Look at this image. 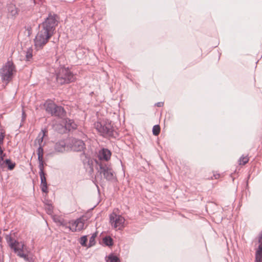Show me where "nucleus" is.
<instances>
[{
    "instance_id": "f257e3e1",
    "label": "nucleus",
    "mask_w": 262,
    "mask_h": 262,
    "mask_svg": "<svg viewBox=\"0 0 262 262\" xmlns=\"http://www.w3.org/2000/svg\"><path fill=\"white\" fill-rule=\"evenodd\" d=\"M57 21L54 16L50 15L39 25V30L34 39L36 48H42L53 35Z\"/></svg>"
},
{
    "instance_id": "f03ea898",
    "label": "nucleus",
    "mask_w": 262,
    "mask_h": 262,
    "mask_svg": "<svg viewBox=\"0 0 262 262\" xmlns=\"http://www.w3.org/2000/svg\"><path fill=\"white\" fill-rule=\"evenodd\" d=\"M94 128L100 135L104 137L116 138L118 136L112 121L109 120H98L94 123Z\"/></svg>"
},
{
    "instance_id": "7ed1b4c3",
    "label": "nucleus",
    "mask_w": 262,
    "mask_h": 262,
    "mask_svg": "<svg viewBox=\"0 0 262 262\" xmlns=\"http://www.w3.org/2000/svg\"><path fill=\"white\" fill-rule=\"evenodd\" d=\"M16 72V67L13 62L11 60H8L0 69V76L2 81L7 84L12 79Z\"/></svg>"
},
{
    "instance_id": "20e7f679",
    "label": "nucleus",
    "mask_w": 262,
    "mask_h": 262,
    "mask_svg": "<svg viewBox=\"0 0 262 262\" xmlns=\"http://www.w3.org/2000/svg\"><path fill=\"white\" fill-rule=\"evenodd\" d=\"M75 79V76L68 68L60 67L56 72V80L60 84L72 82Z\"/></svg>"
},
{
    "instance_id": "39448f33",
    "label": "nucleus",
    "mask_w": 262,
    "mask_h": 262,
    "mask_svg": "<svg viewBox=\"0 0 262 262\" xmlns=\"http://www.w3.org/2000/svg\"><path fill=\"white\" fill-rule=\"evenodd\" d=\"M90 218L86 215H83L75 221L70 222L69 225H68L64 221L60 222V224L66 228L69 229L72 232L80 231L84 228L85 222Z\"/></svg>"
},
{
    "instance_id": "423d86ee",
    "label": "nucleus",
    "mask_w": 262,
    "mask_h": 262,
    "mask_svg": "<svg viewBox=\"0 0 262 262\" xmlns=\"http://www.w3.org/2000/svg\"><path fill=\"white\" fill-rule=\"evenodd\" d=\"M97 165L99 166L98 172L103 176L104 178L108 181H111L115 178V172L108 162L100 161L97 163Z\"/></svg>"
},
{
    "instance_id": "0eeeda50",
    "label": "nucleus",
    "mask_w": 262,
    "mask_h": 262,
    "mask_svg": "<svg viewBox=\"0 0 262 262\" xmlns=\"http://www.w3.org/2000/svg\"><path fill=\"white\" fill-rule=\"evenodd\" d=\"M46 111L53 116L63 118L66 112L61 106H58L52 101L47 102L45 104Z\"/></svg>"
},
{
    "instance_id": "6e6552de",
    "label": "nucleus",
    "mask_w": 262,
    "mask_h": 262,
    "mask_svg": "<svg viewBox=\"0 0 262 262\" xmlns=\"http://www.w3.org/2000/svg\"><path fill=\"white\" fill-rule=\"evenodd\" d=\"M17 255L27 262H33V258L29 256L28 253L29 252L27 246L23 242H19L12 249Z\"/></svg>"
},
{
    "instance_id": "1a4fd4ad",
    "label": "nucleus",
    "mask_w": 262,
    "mask_h": 262,
    "mask_svg": "<svg viewBox=\"0 0 262 262\" xmlns=\"http://www.w3.org/2000/svg\"><path fill=\"white\" fill-rule=\"evenodd\" d=\"M125 219L123 216L113 213L110 215V222L115 229L120 230L124 227Z\"/></svg>"
},
{
    "instance_id": "9d476101",
    "label": "nucleus",
    "mask_w": 262,
    "mask_h": 262,
    "mask_svg": "<svg viewBox=\"0 0 262 262\" xmlns=\"http://www.w3.org/2000/svg\"><path fill=\"white\" fill-rule=\"evenodd\" d=\"M71 148L75 151H81L85 148V145L81 140L73 139L71 142Z\"/></svg>"
},
{
    "instance_id": "9b49d317",
    "label": "nucleus",
    "mask_w": 262,
    "mask_h": 262,
    "mask_svg": "<svg viewBox=\"0 0 262 262\" xmlns=\"http://www.w3.org/2000/svg\"><path fill=\"white\" fill-rule=\"evenodd\" d=\"M111 156V152L106 148H103L99 151L98 157V161L96 163H99L100 161L108 162Z\"/></svg>"
},
{
    "instance_id": "f8f14e48",
    "label": "nucleus",
    "mask_w": 262,
    "mask_h": 262,
    "mask_svg": "<svg viewBox=\"0 0 262 262\" xmlns=\"http://www.w3.org/2000/svg\"><path fill=\"white\" fill-rule=\"evenodd\" d=\"M47 130L46 129H41V132L38 134V136L35 140L34 143L35 145H38L39 146H43L42 142L43 138L46 136Z\"/></svg>"
},
{
    "instance_id": "ddd939ff",
    "label": "nucleus",
    "mask_w": 262,
    "mask_h": 262,
    "mask_svg": "<svg viewBox=\"0 0 262 262\" xmlns=\"http://www.w3.org/2000/svg\"><path fill=\"white\" fill-rule=\"evenodd\" d=\"M6 240L10 248L12 249L19 242L15 240L12 235V234H7L6 235Z\"/></svg>"
},
{
    "instance_id": "4468645a",
    "label": "nucleus",
    "mask_w": 262,
    "mask_h": 262,
    "mask_svg": "<svg viewBox=\"0 0 262 262\" xmlns=\"http://www.w3.org/2000/svg\"><path fill=\"white\" fill-rule=\"evenodd\" d=\"M66 143L64 141H60L55 145V150L57 152H63L65 150Z\"/></svg>"
},
{
    "instance_id": "2eb2a0df",
    "label": "nucleus",
    "mask_w": 262,
    "mask_h": 262,
    "mask_svg": "<svg viewBox=\"0 0 262 262\" xmlns=\"http://www.w3.org/2000/svg\"><path fill=\"white\" fill-rule=\"evenodd\" d=\"M65 127L67 129L70 130L71 129H75L76 128V124L72 120L69 119L66 120Z\"/></svg>"
},
{
    "instance_id": "dca6fc26",
    "label": "nucleus",
    "mask_w": 262,
    "mask_h": 262,
    "mask_svg": "<svg viewBox=\"0 0 262 262\" xmlns=\"http://www.w3.org/2000/svg\"><path fill=\"white\" fill-rule=\"evenodd\" d=\"M5 163L8 166V168L10 170H12L15 166V163L12 162L10 159H6L4 161V164Z\"/></svg>"
},
{
    "instance_id": "f3484780",
    "label": "nucleus",
    "mask_w": 262,
    "mask_h": 262,
    "mask_svg": "<svg viewBox=\"0 0 262 262\" xmlns=\"http://www.w3.org/2000/svg\"><path fill=\"white\" fill-rule=\"evenodd\" d=\"M104 244L107 246H111L113 245V239L110 236H106L103 238Z\"/></svg>"
},
{
    "instance_id": "a211bd4d",
    "label": "nucleus",
    "mask_w": 262,
    "mask_h": 262,
    "mask_svg": "<svg viewBox=\"0 0 262 262\" xmlns=\"http://www.w3.org/2000/svg\"><path fill=\"white\" fill-rule=\"evenodd\" d=\"M6 157V154L4 152V150L2 146H0V166H3L4 164V159Z\"/></svg>"
},
{
    "instance_id": "6ab92c4d",
    "label": "nucleus",
    "mask_w": 262,
    "mask_h": 262,
    "mask_svg": "<svg viewBox=\"0 0 262 262\" xmlns=\"http://www.w3.org/2000/svg\"><path fill=\"white\" fill-rule=\"evenodd\" d=\"M37 154L38 156V159H43V149L42 146H40L38 147L37 150Z\"/></svg>"
},
{
    "instance_id": "aec40b11",
    "label": "nucleus",
    "mask_w": 262,
    "mask_h": 262,
    "mask_svg": "<svg viewBox=\"0 0 262 262\" xmlns=\"http://www.w3.org/2000/svg\"><path fill=\"white\" fill-rule=\"evenodd\" d=\"M255 262H262V252L256 250Z\"/></svg>"
},
{
    "instance_id": "412c9836",
    "label": "nucleus",
    "mask_w": 262,
    "mask_h": 262,
    "mask_svg": "<svg viewBox=\"0 0 262 262\" xmlns=\"http://www.w3.org/2000/svg\"><path fill=\"white\" fill-rule=\"evenodd\" d=\"M108 258L107 262H120L119 258L113 254L110 255Z\"/></svg>"
},
{
    "instance_id": "4be33fe9",
    "label": "nucleus",
    "mask_w": 262,
    "mask_h": 262,
    "mask_svg": "<svg viewBox=\"0 0 262 262\" xmlns=\"http://www.w3.org/2000/svg\"><path fill=\"white\" fill-rule=\"evenodd\" d=\"M249 161V158L247 156H242L239 159V165H245Z\"/></svg>"
},
{
    "instance_id": "5701e85b",
    "label": "nucleus",
    "mask_w": 262,
    "mask_h": 262,
    "mask_svg": "<svg viewBox=\"0 0 262 262\" xmlns=\"http://www.w3.org/2000/svg\"><path fill=\"white\" fill-rule=\"evenodd\" d=\"M33 50L32 49H28L26 53V60L30 61L32 57Z\"/></svg>"
},
{
    "instance_id": "b1692460",
    "label": "nucleus",
    "mask_w": 262,
    "mask_h": 262,
    "mask_svg": "<svg viewBox=\"0 0 262 262\" xmlns=\"http://www.w3.org/2000/svg\"><path fill=\"white\" fill-rule=\"evenodd\" d=\"M258 244L259 245L256 251L262 252V231L258 235Z\"/></svg>"
},
{
    "instance_id": "393cba45",
    "label": "nucleus",
    "mask_w": 262,
    "mask_h": 262,
    "mask_svg": "<svg viewBox=\"0 0 262 262\" xmlns=\"http://www.w3.org/2000/svg\"><path fill=\"white\" fill-rule=\"evenodd\" d=\"M160 132V127L159 125H155L153 126L152 128V133L153 135L155 136H157L159 134Z\"/></svg>"
},
{
    "instance_id": "a878e982",
    "label": "nucleus",
    "mask_w": 262,
    "mask_h": 262,
    "mask_svg": "<svg viewBox=\"0 0 262 262\" xmlns=\"http://www.w3.org/2000/svg\"><path fill=\"white\" fill-rule=\"evenodd\" d=\"M97 236V234L94 233L92 234V235L91 236L90 240H89V247H92L95 244V239Z\"/></svg>"
},
{
    "instance_id": "bb28decb",
    "label": "nucleus",
    "mask_w": 262,
    "mask_h": 262,
    "mask_svg": "<svg viewBox=\"0 0 262 262\" xmlns=\"http://www.w3.org/2000/svg\"><path fill=\"white\" fill-rule=\"evenodd\" d=\"M39 176L41 180L40 184H47L46 178L45 177V173L44 172H39Z\"/></svg>"
},
{
    "instance_id": "cd10ccee",
    "label": "nucleus",
    "mask_w": 262,
    "mask_h": 262,
    "mask_svg": "<svg viewBox=\"0 0 262 262\" xmlns=\"http://www.w3.org/2000/svg\"><path fill=\"white\" fill-rule=\"evenodd\" d=\"M87 236L86 235L80 237L79 243L82 246H86Z\"/></svg>"
},
{
    "instance_id": "c85d7f7f",
    "label": "nucleus",
    "mask_w": 262,
    "mask_h": 262,
    "mask_svg": "<svg viewBox=\"0 0 262 262\" xmlns=\"http://www.w3.org/2000/svg\"><path fill=\"white\" fill-rule=\"evenodd\" d=\"M38 162H39V165H38V167H39V172H44V171H43V159H38Z\"/></svg>"
},
{
    "instance_id": "c756f323",
    "label": "nucleus",
    "mask_w": 262,
    "mask_h": 262,
    "mask_svg": "<svg viewBox=\"0 0 262 262\" xmlns=\"http://www.w3.org/2000/svg\"><path fill=\"white\" fill-rule=\"evenodd\" d=\"M46 210L48 214H51L53 213V206L50 204L47 205L46 207Z\"/></svg>"
},
{
    "instance_id": "7c9ffc66",
    "label": "nucleus",
    "mask_w": 262,
    "mask_h": 262,
    "mask_svg": "<svg viewBox=\"0 0 262 262\" xmlns=\"http://www.w3.org/2000/svg\"><path fill=\"white\" fill-rule=\"evenodd\" d=\"M40 187L42 192L45 193H47L48 192L47 184H40Z\"/></svg>"
},
{
    "instance_id": "2f4dec72",
    "label": "nucleus",
    "mask_w": 262,
    "mask_h": 262,
    "mask_svg": "<svg viewBox=\"0 0 262 262\" xmlns=\"http://www.w3.org/2000/svg\"><path fill=\"white\" fill-rule=\"evenodd\" d=\"M5 135L3 133H0V146L3 144Z\"/></svg>"
},
{
    "instance_id": "473e14b6",
    "label": "nucleus",
    "mask_w": 262,
    "mask_h": 262,
    "mask_svg": "<svg viewBox=\"0 0 262 262\" xmlns=\"http://www.w3.org/2000/svg\"><path fill=\"white\" fill-rule=\"evenodd\" d=\"M163 104H164V103L163 102H159L158 103H156L155 104V105L158 107H162V106H163Z\"/></svg>"
},
{
    "instance_id": "72a5a7b5",
    "label": "nucleus",
    "mask_w": 262,
    "mask_h": 262,
    "mask_svg": "<svg viewBox=\"0 0 262 262\" xmlns=\"http://www.w3.org/2000/svg\"><path fill=\"white\" fill-rule=\"evenodd\" d=\"M26 114H25L24 111H23V112H22V120H24L25 119V118H26Z\"/></svg>"
},
{
    "instance_id": "f704fd0d",
    "label": "nucleus",
    "mask_w": 262,
    "mask_h": 262,
    "mask_svg": "<svg viewBox=\"0 0 262 262\" xmlns=\"http://www.w3.org/2000/svg\"><path fill=\"white\" fill-rule=\"evenodd\" d=\"M213 177L215 179H217L220 178V174H219V173L214 174Z\"/></svg>"
},
{
    "instance_id": "c9c22d12",
    "label": "nucleus",
    "mask_w": 262,
    "mask_h": 262,
    "mask_svg": "<svg viewBox=\"0 0 262 262\" xmlns=\"http://www.w3.org/2000/svg\"><path fill=\"white\" fill-rule=\"evenodd\" d=\"M1 241H2V237H1V236H0V243L1 242Z\"/></svg>"
}]
</instances>
